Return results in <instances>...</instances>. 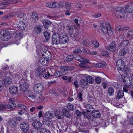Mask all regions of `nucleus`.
Returning <instances> with one entry per match:
<instances>
[{"label": "nucleus", "instance_id": "obj_1", "mask_svg": "<svg viewBox=\"0 0 133 133\" xmlns=\"http://www.w3.org/2000/svg\"><path fill=\"white\" fill-rule=\"evenodd\" d=\"M132 12H133V3H128L124 8H117L112 11L113 15L118 18L123 17L125 13Z\"/></svg>", "mask_w": 133, "mask_h": 133}, {"label": "nucleus", "instance_id": "obj_2", "mask_svg": "<svg viewBox=\"0 0 133 133\" xmlns=\"http://www.w3.org/2000/svg\"><path fill=\"white\" fill-rule=\"evenodd\" d=\"M101 29L103 34L106 35L108 33L109 36H111L113 34L110 23H102L101 25Z\"/></svg>", "mask_w": 133, "mask_h": 133}, {"label": "nucleus", "instance_id": "obj_3", "mask_svg": "<svg viewBox=\"0 0 133 133\" xmlns=\"http://www.w3.org/2000/svg\"><path fill=\"white\" fill-rule=\"evenodd\" d=\"M19 85L20 90L23 91H26L29 87L26 81L23 79L20 81Z\"/></svg>", "mask_w": 133, "mask_h": 133}, {"label": "nucleus", "instance_id": "obj_4", "mask_svg": "<svg viewBox=\"0 0 133 133\" xmlns=\"http://www.w3.org/2000/svg\"><path fill=\"white\" fill-rule=\"evenodd\" d=\"M0 37L2 40L7 41L10 38V34L7 30L0 31Z\"/></svg>", "mask_w": 133, "mask_h": 133}, {"label": "nucleus", "instance_id": "obj_5", "mask_svg": "<svg viewBox=\"0 0 133 133\" xmlns=\"http://www.w3.org/2000/svg\"><path fill=\"white\" fill-rule=\"evenodd\" d=\"M60 35L58 33H54L52 36V41L53 44L56 45L60 44Z\"/></svg>", "mask_w": 133, "mask_h": 133}, {"label": "nucleus", "instance_id": "obj_6", "mask_svg": "<svg viewBox=\"0 0 133 133\" xmlns=\"http://www.w3.org/2000/svg\"><path fill=\"white\" fill-rule=\"evenodd\" d=\"M20 128L21 130L25 133L28 132L29 126V124L26 122H22L20 125Z\"/></svg>", "mask_w": 133, "mask_h": 133}, {"label": "nucleus", "instance_id": "obj_7", "mask_svg": "<svg viewBox=\"0 0 133 133\" xmlns=\"http://www.w3.org/2000/svg\"><path fill=\"white\" fill-rule=\"evenodd\" d=\"M32 125L34 129L37 131L43 127L40 121L37 120H35L33 121L32 123Z\"/></svg>", "mask_w": 133, "mask_h": 133}, {"label": "nucleus", "instance_id": "obj_8", "mask_svg": "<svg viewBox=\"0 0 133 133\" xmlns=\"http://www.w3.org/2000/svg\"><path fill=\"white\" fill-rule=\"evenodd\" d=\"M44 87L41 83L35 84L34 87V89L36 93H38L42 92L43 89Z\"/></svg>", "mask_w": 133, "mask_h": 133}, {"label": "nucleus", "instance_id": "obj_9", "mask_svg": "<svg viewBox=\"0 0 133 133\" xmlns=\"http://www.w3.org/2000/svg\"><path fill=\"white\" fill-rule=\"evenodd\" d=\"M116 67L117 69L121 70L124 67V64L123 61L120 59H118L116 61Z\"/></svg>", "mask_w": 133, "mask_h": 133}, {"label": "nucleus", "instance_id": "obj_10", "mask_svg": "<svg viewBox=\"0 0 133 133\" xmlns=\"http://www.w3.org/2000/svg\"><path fill=\"white\" fill-rule=\"evenodd\" d=\"M107 49L112 52H115L116 50L115 42L114 41L112 42L107 47Z\"/></svg>", "mask_w": 133, "mask_h": 133}, {"label": "nucleus", "instance_id": "obj_11", "mask_svg": "<svg viewBox=\"0 0 133 133\" xmlns=\"http://www.w3.org/2000/svg\"><path fill=\"white\" fill-rule=\"evenodd\" d=\"M81 63L79 64V65L80 67L84 68H87V64L89 63L90 62L87 59H85L83 58L81 61Z\"/></svg>", "mask_w": 133, "mask_h": 133}, {"label": "nucleus", "instance_id": "obj_12", "mask_svg": "<svg viewBox=\"0 0 133 133\" xmlns=\"http://www.w3.org/2000/svg\"><path fill=\"white\" fill-rule=\"evenodd\" d=\"M9 90L11 94H15L18 92V89L17 86L14 85L10 87L9 88Z\"/></svg>", "mask_w": 133, "mask_h": 133}, {"label": "nucleus", "instance_id": "obj_13", "mask_svg": "<svg viewBox=\"0 0 133 133\" xmlns=\"http://www.w3.org/2000/svg\"><path fill=\"white\" fill-rule=\"evenodd\" d=\"M74 69V67L72 66H63L61 67V69L63 72H66V71L72 70Z\"/></svg>", "mask_w": 133, "mask_h": 133}, {"label": "nucleus", "instance_id": "obj_14", "mask_svg": "<svg viewBox=\"0 0 133 133\" xmlns=\"http://www.w3.org/2000/svg\"><path fill=\"white\" fill-rule=\"evenodd\" d=\"M83 106L84 108L86 109V111L87 112H90L94 109L92 106L90 104L84 103Z\"/></svg>", "mask_w": 133, "mask_h": 133}, {"label": "nucleus", "instance_id": "obj_15", "mask_svg": "<svg viewBox=\"0 0 133 133\" xmlns=\"http://www.w3.org/2000/svg\"><path fill=\"white\" fill-rule=\"evenodd\" d=\"M39 62L42 65H45L49 63V59H48V58L43 57L40 58Z\"/></svg>", "mask_w": 133, "mask_h": 133}, {"label": "nucleus", "instance_id": "obj_16", "mask_svg": "<svg viewBox=\"0 0 133 133\" xmlns=\"http://www.w3.org/2000/svg\"><path fill=\"white\" fill-rule=\"evenodd\" d=\"M17 25L18 28L22 30H24L26 27L25 23L22 21L18 22Z\"/></svg>", "mask_w": 133, "mask_h": 133}, {"label": "nucleus", "instance_id": "obj_17", "mask_svg": "<svg viewBox=\"0 0 133 133\" xmlns=\"http://www.w3.org/2000/svg\"><path fill=\"white\" fill-rule=\"evenodd\" d=\"M45 69L44 68L39 67L36 71V73L39 77H41V75L45 71Z\"/></svg>", "mask_w": 133, "mask_h": 133}, {"label": "nucleus", "instance_id": "obj_18", "mask_svg": "<svg viewBox=\"0 0 133 133\" xmlns=\"http://www.w3.org/2000/svg\"><path fill=\"white\" fill-rule=\"evenodd\" d=\"M68 41V37L66 35H63L62 37V38L60 37V44L67 43Z\"/></svg>", "mask_w": 133, "mask_h": 133}, {"label": "nucleus", "instance_id": "obj_19", "mask_svg": "<svg viewBox=\"0 0 133 133\" xmlns=\"http://www.w3.org/2000/svg\"><path fill=\"white\" fill-rule=\"evenodd\" d=\"M42 26L39 25L38 26L36 27L33 30V32L35 35L39 34L42 31Z\"/></svg>", "mask_w": 133, "mask_h": 133}, {"label": "nucleus", "instance_id": "obj_20", "mask_svg": "<svg viewBox=\"0 0 133 133\" xmlns=\"http://www.w3.org/2000/svg\"><path fill=\"white\" fill-rule=\"evenodd\" d=\"M91 113L92 116L95 118H99L101 116L100 112L98 110H93L91 112Z\"/></svg>", "mask_w": 133, "mask_h": 133}, {"label": "nucleus", "instance_id": "obj_21", "mask_svg": "<svg viewBox=\"0 0 133 133\" xmlns=\"http://www.w3.org/2000/svg\"><path fill=\"white\" fill-rule=\"evenodd\" d=\"M62 114L63 116L69 118L71 116V115L70 113L69 110L66 108H64L62 110Z\"/></svg>", "mask_w": 133, "mask_h": 133}, {"label": "nucleus", "instance_id": "obj_22", "mask_svg": "<svg viewBox=\"0 0 133 133\" xmlns=\"http://www.w3.org/2000/svg\"><path fill=\"white\" fill-rule=\"evenodd\" d=\"M129 43L128 40L124 41L118 44V47L124 48L128 45Z\"/></svg>", "mask_w": 133, "mask_h": 133}, {"label": "nucleus", "instance_id": "obj_23", "mask_svg": "<svg viewBox=\"0 0 133 133\" xmlns=\"http://www.w3.org/2000/svg\"><path fill=\"white\" fill-rule=\"evenodd\" d=\"M54 112L52 111L51 112L48 111L44 114L45 117L46 118L50 119V117H53L54 116Z\"/></svg>", "mask_w": 133, "mask_h": 133}, {"label": "nucleus", "instance_id": "obj_24", "mask_svg": "<svg viewBox=\"0 0 133 133\" xmlns=\"http://www.w3.org/2000/svg\"><path fill=\"white\" fill-rule=\"evenodd\" d=\"M106 63L105 62L103 61L99 63H94L92 65L94 67L96 68H100L103 66L104 67L106 65Z\"/></svg>", "mask_w": 133, "mask_h": 133}, {"label": "nucleus", "instance_id": "obj_25", "mask_svg": "<svg viewBox=\"0 0 133 133\" xmlns=\"http://www.w3.org/2000/svg\"><path fill=\"white\" fill-rule=\"evenodd\" d=\"M118 49L119 54L121 56H123L125 55L127 53V52L125 50L124 48L122 47L118 48Z\"/></svg>", "mask_w": 133, "mask_h": 133}, {"label": "nucleus", "instance_id": "obj_26", "mask_svg": "<svg viewBox=\"0 0 133 133\" xmlns=\"http://www.w3.org/2000/svg\"><path fill=\"white\" fill-rule=\"evenodd\" d=\"M124 95V92L123 91L121 90H120L118 91L116 97V98L117 99L122 98Z\"/></svg>", "mask_w": 133, "mask_h": 133}, {"label": "nucleus", "instance_id": "obj_27", "mask_svg": "<svg viewBox=\"0 0 133 133\" xmlns=\"http://www.w3.org/2000/svg\"><path fill=\"white\" fill-rule=\"evenodd\" d=\"M43 23L44 28L48 29V27L51 24L50 22L46 19H45L43 21Z\"/></svg>", "mask_w": 133, "mask_h": 133}, {"label": "nucleus", "instance_id": "obj_28", "mask_svg": "<svg viewBox=\"0 0 133 133\" xmlns=\"http://www.w3.org/2000/svg\"><path fill=\"white\" fill-rule=\"evenodd\" d=\"M85 78L87 80V82L89 83L90 84H92L94 82V79L93 78L90 76H87Z\"/></svg>", "mask_w": 133, "mask_h": 133}, {"label": "nucleus", "instance_id": "obj_29", "mask_svg": "<svg viewBox=\"0 0 133 133\" xmlns=\"http://www.w3.org/2000/svg\"><path fill=\"white\" fill-rule=\"evenodd\" d=\"M89 112H87V111H82V115H83L84 117L87 118L88 120H89L91 119V116Z\"/></svg>", "mask_w": 133, "mask_h": 133}, {"label": "nucleus", "instance_id": "obj_30", "mask_svg": "<svg viewBox=\"0 0 133 133\" xmlns=\"http://www.w3.org/2000/svg\"><path fill=\"white\" fill-rule=\"evenodd\" d=\"M76 31H77V29H73L70 27L69 28V33L71 37L74 35Z\"/></svg>", "mask_w": 133, "mask_h": 133}, {"label": "nucleus", "instance_id": "obj_31", "mask_svg": "<svg viewBox=\"0 0 133 133\" xmlns=\"http://www.w3.org/2000/svg\"><path fill=\"white\" fill-rule=\"evenodd\" d=\"M38 133H50L49 131L48 130L44 127H43L37 131Z\"/></svg>", "mask_w": 133, "mask_h": 133}, {"label": "nucleus", "instance_id": "obj_32", "mask_svg": "<svg viewBox=\"0 0 133 133\" xmlns=\"http://www.w3.org/2000/svg\"><path fill=\"white\" fill-rule=\"evenodd\" d=\"M44 125L49 127L51 125L52 122L46 119H44L43 121Z\"/></svg>", "mask_w": 133, "mask_h": 133}, {"label": "nucleus", "instance_id": "obj_33", "mask_svg": "<svg viewBox=\"0 0 133 133\" xmlns=\"http://www.w3.org/2000/svg\"><path fill=\"white\" fill-rule=\"evenodd\" d=\"M11 78L9 76L5 77L4 80V83L8 85L10 84L11 83Z\"/></svg>", "mask_w": 133, "mask_h": 133}, {"label": "nucleus", "instance_id": "obj_34", "mask_svg": "<svg viewBox=\"0 0 133 133\" xmlns=\"http://www.w3.org/2000/svg\"><path fill=\"white\" fill-rule=\"evenodd\" d=\"M74 58V55L71 54L68 56L66 58L65 60L67 62L73 61Z\"/></svg>", "mask_w": 133, "mask_h": 133}, {"label": "nucleus", "instance_id": "obj_35", "mask_svg": "<svg viewBox=\"0 0 133 133\" xmlns=\"http://www.w3.org/2000/svg\"><path fill=\"white\" fill-rule=\"evenodd\" d=\"M44 35L45 39L47 40H49L50 37V34L49 32L47 31H44L43 33Z\"/></svg>", "mask_w": 133, "mask_h": 133}, {"label": "nucleus", "instance_id": "obj_36", "mask_svg": "<svg viewBox=\"0 0 133 133\" xmlns=\"http://www.w3.org/2000/svg\"><path fill=\"white\" fill-rule=\"evenodd\" d=\"M8 105L7 104V108L10 109H12L16 107V105L15 102L11 103H8Z\"/></svg>", "mask_w": 133, "mask_h": 133}, {"label": "nucleus", "instance_id": "obj_37", "mask_svg": "<svg viewBox=\"0 0 133 133\" xmlns=\"http://www.w3.org/2000/svg\"><path fill=\"white\" fill-rule=\"evenodd\" d=\"M108 94L109 96H113L114 92V89L112 87H110L109 88L108 90Z\"/></svg>", "mask_w": 133, "mask_h": 133}, {"label": "nucleus", "instance_id": "obj_38", "mask_svg": "<svg viewBox=\"0 0 133 133\" xmlns=\"http://www.w3.org/2000/svg\"><path fill=\"white\" fill-rule=\"evenodd\" d=\"M79 84L80 87H81L82 86H86L88 83L85 79H82L79 82Z\"/></svg>", "mask_w": 133, "mask_h": 133}, {"label": "nucleus", "instance_id": "obj_39", "mask_svg": "<svg viewBox=\"0 0 133 133\" xmlns=\"http://www.w3.org/2000/svg\"><path fill=\"white\" fill-rule=\"evenodd\" d=\"M127 37L131 39H133V30L128 31L127 34Z\"/></svg>", "mask_w": 133, "mask_h": 133}, {"label": "nucleus", "instance_id": "obj_40", "mask_svg": "<svg viewBox=\"0 0 133 133\" xmlns=\"http://www.w3.org/2000/svg\"><path fill=\"white\" fill-rule=\"evenodd\" d=\"M7 107V104L6 103L0 104V111H3Z\"/></svg>", "mask_w": 133, "mask_h": 133}, {"label": "nucleus", "instance_id": "obj_41", "mask_svg": "<svg viewBox=\"0 0 133 133\" xmlns=\"http://www.w3.org/2000/svg\"><path fill=\"white\" fill-rule=\"evenodd\" d=\"M31 18L34 21L37 20L38 19V15L35 12H32Z\"/></svg>", "mask_w": 133, "mask_h": 133}, {"label": "nucleus", "instance_id": "obj_42", "mask_svg": "<svg viewBox=\"0 0 133 133\" xmlns=\"http://www.w3.org/2000/svg\"><path fill=\"white\" fill-rule=\"evenodd\" d=\"M121 71H123L124 73V74H126L127 75L130 74L131 72V71L127 67L125 68L124 67Z\"/></svg>", "mask_w": 133, "mask_h": 133}, {"label": "nucleus", "instance_id": "obj_43", "mask_svg": "<svg viewBox=\"0 0 133 133\" xmlns=\"http://www.w3.org/2000/svg\"><path fill=\"white\" fill-rule=\"evenodd\" d=\"M60 92L62 94L65 96H66V94L68 93L66 88H64L60 89Z\"/></svg>", "mask_w": 133, "mask_h": 133}, {"label": "nucleus", "instance_id": "obj_44", "mask_svg": "<svg viewBox=\"0 0 133 133\" xmlns=\"http://www.w3.org/2000/svg\"><path fill=\"white\" fill-rule=\"evenodd\" d=\"M67 107L69 110L73 111L75 109L74 105L70 103L68 104Z\"/></svg>", "mask_w": 133, "mask_h": 133}, {"label": "nucleus", "instance_id": "obj_45", "mask_svg": "<svg viewBox=\"0 0 133 133\" xmlns=\"http://www.w3.org/2000/svg\"><path fill=\"white\" fill-rule=\"evenodd\" d=\"M60 113H61V112L59 111H57L54 112V114L58 119H62L63 118V116H61V117L60 116H59V115Z\"/></svg>", "mask_w": 133, "mask_h": 133}, {"label": "nucleus", "instance_id": "obj_46", "mask_svg": "<svg viewBox=\"0 0 133 133\" xmlns=\"http://www.w3.org/2000/svg\"><path fill=\"white\" fill-rule=\"evenodd\" d=\"M37 99L39 102H41L44 101V98L41 94L39 95L37 97Z\"/></svg>", "mask_w": 133, "mask_h": 133}, {"label": "nucleus", "instance_id": "obj_47", "mask_svg": "<svg viewBox=\"0 0 133 133\" xmlns=\"http://www.w3.org/2000/svg\"><path fill=\"white\" fill-rule=\"evenodd\" d=\"M61 75L60 71H58L55 72L54 75H51V76L54 77H60Z\"/></svg>", "mask_w": 133, "mask_h": 133}, {"label": "nucleus", "instance_id": "obj_48", "mask_svg": "<svg viewBox=\"0 0 133 133\" xmlns=\"http://www.w3.org/2000/svg\"><path fill=\"white\" fill-rule=\"evenodd\" d=\"M17 107L19 109L23 110H25L26 108V107L25 105L21 104H18Z\"/></svg>", "mask_w": 133, "mask_h": 133}, {"label": "nucleus", "instance_id": "obj_49", "mask_svg": "<svg viewBox=\"0 0 133 133\" xmlns=\"http://www.w3.org/2000/svg\"><path fill=\"white\" fill-rule=\"evenodd\" d=\"M46 52L44 55V57L45 58H48V59H49V58H50L51 57V53L49 51H46Z\"/></svg>", "mask_w": 133, "mask_h": 133}, {"label": "nucleus", "instance_id": "obj_50", "mask_svg": "<svg viewBox=\"0 0 133 133\" xmlns=\"http://www.w3.org/2000/svg\"><path fill=\"white\" fill-rule=\"evenodd\" d=\"M109 119L110 120H111V123L113 124H116V121L117 120V117L116 116L111 117Z\"/></svg>", "mask_w": 133, "mask_h": 133}, {"label": "nucleus", "instance_id": "obj_51", "mask_svg": "<svg viewBox=\"0 0 133 133\" xmlns=\"http://www.w3.org/2000/svg\"><path fill=\"white\" fill-rule=\"evenodd\" d=\"M92 43L94 45L95 47L97 48L99 47V42L96 40H93L91 41Z\"/></svg>", "mask_w": 133, "mask_h": 133}, {"label": "nucleus", "instance_id": "obj_52", "mask_svg": "<svg viewBox=\"0 0 133 133\" xmlns=\"http://www.w3.org/2000/svg\"><path fill=\"white\" fill-rule=\"evenodd\" d=\"M74 58L76 60L80 62H81L82 58H83L80 55H76V56L75 57L74 56Z\"/></svg>", "mask_w": 133, "mask_h": 133}, {"label": "nucleus", "instance_id": "obj_53", "mask_svg": "<svg viewBox=\"0 0 133 133\" xmlns=\"http://www.w3.org/2000/svg\"><path fill=\"white\" fill-rule=\"evenodd\" d=\"M66 8L67 10H70L71 8V3L69 2H67L65 5Z\"/></svg>", "mask_w": 133, "mask_h": 133}, {"label": "nucleus", "instance_id": "obj_54", "mask_svg": "<svg viewBox=\"0 0 133 133\" xmlns=\"http://www.w3.org/2000/svg\"><path fill=\"white\" fill-rule=\"evenodd\" d=\"M132 46L131 45H129V46H128L127 48L126 49V51L127 52L129 53H130V52H131V51L132 50Z\"/></svg>", "mask_w": 133, "mask_h": 133}, {"label": "nucleus", "instance_id": "obj_55", "mask_svg": "<svg viewBox=\"0 0 133 133\" xmlns=\"http://www.w3.org/2000/svg\"><path fill=\"white\" fill-rule=\"evenodd\" d=\"M48 74H43V77L44 78L46 79H48L50 78V77H52L51 76V75L48 72H47Z\"/></svg>", "mask_w": 133, "mask_h": 133}, {"label": "nucleus", "instance_id": "obj_56", "mask_svg": "<svg viewBox=\"0 0 133 133\" xmlns=\"http://www.w3.org/2000/svg\"><path fill=\"white\" fill-rule=\"evenodd\" d=\"M15 120L17 121L19 123V122H22L23 120V118L20 116L16 117H15Z\"/></svg>", "mask_w": 133, "mask_h": 133}, {"label": "nucleus", "instance_id": "obj_57", "mask_svg": "<svg viewBox=\"0 0 133 133\" xmlns=\"http://www.w3.org/2000/svg\"><path fill=\"white\" fill-rule=\"evenodd\" d=\"M82 52L80 48L76 49L73 51V53L74 54L79 53Z\"/></svg>", "mask_w": 133, "mask_h": 133}, {"label": "nucleus", "instance_id": "obj_58", "mask_svg": "<svg viewBox=\"0 0 133 133\" xmlns=\"http://www.w3.org/2000/svg\"><path fill=\"white\" fill-rule=\"evenodd\" d=\"M48 50H47L44 48H43L41 50V54L42 55L43 57L44 56V55H45V53H46V51H48Z\"/></svg>", "mask_w": 133, "mask_h": 133}, {"label": "nucleus", "instance_id": "obj_59", "mask_svg": "<svg viewBox=\"0 0 133 133\" xmlns=\"http://www.w3.org/2000/svg\"><path fill=\"white\" fill-rule=\"evenodd\" d=\"M95 81L97 84H99L101 81V77H96L95 78Z\"/></svg>", "mask_w": 133, "mask_h": 133}, {"label": "nucleus", "instance_id": "obj_60", "mask_svg": "<svg viewBox=\"0 0 133 133\" xmlns=\"http://www.w3.org/2000/svg\"><path fill=\"white\" fill-rule=\"evenodd\" d=\"M75 112L76 114L77 115V116H80L83 114L82 112H81L78 109L77 110L75 111Z\"/></svg>", "mask_w": 133, "mask_h": 133}, {"label": "nucleus", "instance_id": "obj_61", "mask_svg": "<svg viewBox=\"0 0 133 133\" xmlns=\"http://www.w3.org/2000/svg\"><path fill=\"white\" fill-rule=\"evenodd\" d=\"M52 3L53 4H52L53 5V7L52 8H55L57 7L58 6H59V7H60V5L57 2H52Z\"/></svg>", "mask_w": 133, "mask_h": 133}, {"label": "nucleus", "instance_id": "obj_62", "mask_svg": "<svg viewBox=\"0 0 133 133\" xmlns=\"http://www.w3.org/2000/svg\"><path fill=\"white\" fill-rule=\"evenodd\" d=\"M12 125L13 126H16L18 123V122L15 120V119H14V120L11 122Z\"/></svg>", "mask_w": 133, "mask_h": 133}, {"label": "nucleus", "instance_id": "obj_63", "mask_svg": "<svg viewBox=\"0 0 133 133\" xmlns=\"http://www.w3.org/2000/svg\"><path fill=\"white\" fill-rule=\"evenodd\" d=\"M83 45L84 46H87L89 44V41L87 40H84L83 41Z\"/></svg>", "mask_w": 133, "mask_h": 133}, {"label": "nucleus", "instance_id": "obj_64", "mask_svg": "<svg viewBox=\"0 0 133 133\" xmlns=\"http://www.w3.org/2000/svg\"><path fill=\"white\" fill-rule=\"evenodd\" d=\"M52 4H53V3H52V2L48 3L46 4V6L48 7L52 8Z\"/></svg>", "mask_w": 133, "mask_h": 133}]
</instances>
